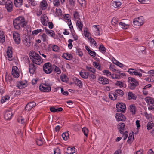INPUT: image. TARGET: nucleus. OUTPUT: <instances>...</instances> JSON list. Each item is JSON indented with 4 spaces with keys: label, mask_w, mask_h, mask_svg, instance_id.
I'll return each instance as SVG.
<instances>
[{
    "label": "nucleus",
    "mask_w": 154,
    "mask_h": 154,
    "mask_svg": "<svg viewBox=\"0 0 154 154\" xmlns=\"http://www.w3.org/2000/svg\"><path fill=\"white\" fill-rule=\"evenodd\" d=\"M27 22L23 16H20L14 20L13 24L14 28L17 30H20L22 28L26 26Z\"/></svg>",
    "instance_id": "obj_1"
},
{
    "label": "nucleus",
    "mask_w": 154,
    "mask_h": 154,
    "mask_svg": "<svg viewBox=\"0 0 154 154\" xmlns=\"http://www.w3.org/2000/svg\"><path fill=\"white\" fill-rule=\"evenodd\" d=\"M29 55L32 62L36 64L39 65L43 62V60L41 57L33 51H30Z\"/></svg>",
    "instance_id": "obj_2"
},
{
    "label": "nucleus",
    "mask_w": 154,
    "mask_h": 154,
    "mask_svg": "<svg viewBox=\"0 0 154 154\" xmlns=\"http://www.w3.org/2000/svg\"><path fill=\"white\" fill-rule=\"evenodd\" d=\"M129 88L131 90H134L139 85L138 82L134 78L129 77L128 79Z\"/></svg>",
    "instance_id": "obj_3"
},
{
    "label": "nucleus",
    "mask_w": 154,
    "mask_h": 154,
    "mask_svg": "<svg viewBox=\"0 0 154 154\" xmlns=\"http://www.w3.org/2000/svg\"><path fill=\"white\" fill-rule=\"evenodd\" d=\"M43 69L45 73L50 74L52 71V67L51 64L49 62L45 63L43 67Z\"/></svg>",
    "instance_id": "obj_4"
},
{
    "label": "nucleus",
    "mask_w": 154,
    "mask_h": 154,
    "mask_svg": "<svg viewBox=\"0 0 154 154\" xmlns=\"http://www.w3.org/2000/svg\"><path fill=\"white\" fill-rule=\"evenodd\" d=\"M144 22V19L142 16L135 18L133 22V24L136 26L142 25Z\"/></svg>",
    "instance_id": "obj_5"
},
{
    "label": "nucleus",
    "mask_w": 154,
    "mask_h": 154,
    "mask_svg": "<svg viewBox=\"0 0 154 154\" xmlns=\"http://www.w3.org/2000/svg\"><path fill=\"white\" fill-rule=\"evenodd\" d=\"M117 110L118 112L124 113L126 109V105L123 103H118L116 106Z\"/></svg>",
    "instance_id": "obj_6"
},
{
    "label": "nucleus",
    "mask_w": 154,
    "mask_h": 154,
    "mask_svg": "<svg viewBox=\"0 0 154 154\" xmlns=\"http://www.w3.org/2000/svg\"><path fill=\"white\" fill-rule=\"evenodd\" d=\"M39 88L41 91L43 92H49L51 90V88L50 86L44 84H41Z\"/></svg>",
    "instance_id": "obj_7"
},
{
    "label": "nucleus",
    "mask_w": 154,
    "mask_h": 154,
    "mask_svg": "<svg viewBox=\"0 0 154 154\" xmlns=\"http://www.w3.org/2000/svg\"><path fill=\"white\" fill-rule=\"evenodd\" d=\"M20 71L16 66H13L12 68V74L13 77L18 78L20 75Z\"/></svg>",
    "instance_id": "obj_8"
},
{
    "label": "nucleus",
    "mask_w": 154,
    "mask_h": 154,
    "mask_svg": "<svg viewBox=\"0 0 154 154\" xmlns=\"http://www.w3.org/2000/svg\"><path fill=\"white\" fill-rule=\"evenodd\" d=\"M92 27L94 34L96 36H100L102 34L101 29L100 28L99 26L94 25L92 26Z\"/></svg>",
    "instance_id": "obj_9"
},
{
    "label": "nucleus",
    "mask_w": 154,
    "mask_h": 154,
    "mask_svg": "<svg viewBox=\"0 0 154 154\" xmlns=\"http://www.w3.org/2000/svg\"><path fill=\"white\" fill-rule=\"evenodd\" d=\"M128 72L131 75H134L139 77H141L142 76L141 73L139 72L138 70L134 69H129L128 71Z\"/></svg>",
    "instance_id": "obj_10"
},
{
    "label": "nucleus",
    "mask_w": 154,
    "mask_h": 154,
    "mask_svg": "<svg viewBox=\"0 0 154 154\" xmlns=\"http://www.w3.org/2000/svg\"><path fill=\"white\" fill-rule=\"evenodd\" d=\"M5 57L6 58L8 59V60L9 61H11L13 60L12 51L11 47H8L7 49L6 55Z\"/></svg>",
    "instance_id": "obj_11"
},
{
    "label": "nucleus",
    "mask_w": 154,
    "mask_h": 154,
    "mask_svg": "<svg viewBox=\"0 0 154 154\" xmlns=\"http://www.w3.org/2000/svg\"><path fill=\"white\" fill-rule=\"evenodd\" d=\"M13 38L15 43L19 44L20 42V35L17 32H14L13 33Z\"/></svg>",
    "instance_id": "obj_12"
},
{
    "label": "nucleus",
    "mask_w": 154,
    "mask_h": 154,
    "mask_svg": "<svg viewBox=\"0 0 154 154\" xmlns=\"http://www.w3.org/2000/svg\"><path fill=\"white\" fill-rule=\"evenodd\" d=\"M147 105L154 106V99L150 96H147L144 98Z\"/></svg>",
    "instance_id": "obj_13"
},
{
    "label": "nucleus",
    "mask_w": 154,
    "mask_h": 154,
    "mask_svg": "<svg viewBox=\"0 0 154 154\" xmlns=\"http://www.w3.org/2000/svg\"><path fill=\"white\" fill-rule=\"evenodd\" d=\"M5 8L9 12H11L13 10V4L12 2L10 0L6 1L5 4Z\"/></svg>",
    "instance_id": "obj_14"
},
{
    "label": "nucleus",
    "mask_w": 154,
    "mask_h": 154,
    "mask_svg": "<svg viewBox=\"0 0 154 154\" xmlns=\"http://www.w3.org/2000/svg\"><path fill=\"white\" fill-rule=\"evenodd\" d=\"M48 20L47 17L45 14L42 15L41 17V21L42 23L45 26H47V24Z\"/></svg>",
    "instance_id": "obj_15"
},
{
    "label": "nucleus",
    "mask_w": 154,
    "mask_h": 154,
    "mask_svg": "<svg viewBox=\"0 0 154 154\" xmlns=\"http://www.w3.org/2000/svg\"><path fill=\"white\" fill-rule=\"evenodd\" d=\"M98 82L100 84L103 85L107 84L109 83L108 79L103 76L99 77L98 79Z\"/></svg>",
    "instance_id": "obj_16"
},
{
    "label": "nucleus",
    "mask_w": 154,
    "mask_h": 154,
    "mask_svg": "<svg viewBox=\"0 0 154 154\" xmlns=\"http://www.w3.org/2000/svg\"><path fill=\"white\" fill-rule=\"evenodd\" d=\"M115 117L118 121H125L126 119L125 116L121 113H116Z\"/></svg>",
    "instance_id": "obj_17"
},
{
    "label": "nucleus",
    "mask_w": 154,
    "mask_h": 154,
    "mask_svg": "<svg viewBox=\"0 0 154 154\" xmlns=\"http://www.w3.org/2000/svg\"><path fill=\"white\" fill-rule=\"evenodd\" d=\"M13 114L12 112L10 110H6L4 116L5 119L10 120L11 119Z\"/></svg>",
    "instance_id": "obj_18"
},
{
    "label": "nucleus",
    "mask_w": 154,
    "mask_h": 154,
    "mask_svg": "<svg viewBox=\"0 0 154 154\" xmlns=\"http://www.w3.org/2000/svg\"><path fill=\"white\" fill-rule=\"evenodd\" d=\"M36 105V103L35 102H30L26 105L25 109L28 111H30L33 108L35 107Z\"/></svg>",
    "instance_id": "obj_19"
},
{
    "label": "nucleus",
    "mask_w": 154,
    "mask_h": 154,
    "mask_svg": "<svg viewBox=\"0 0 154 154\" xmlns=\"http://www.w3.org/2000/svg\"><path fill=\"white\" fill-rule=\"evenodd\" d=\"M27 82L25 81H19L17 83V87L19 89H22L27 86Z\"/></svg>",
    "instance_id": "obj_20"
},
{
    "label": "nucleus",
    "mask_w": 154,
    "mask_h": 154,
    "mask_svg": "<svg viewBox=\"0 0 154 154\" xmlns=\"http://www.w3.org/2000/svg\"><path fill=\"white\" fill-rule=\"evenodd\" d=\"M38 38L41 39L44 42H47L48 41L49 38L47 35L45 33H42V34H39L38 36Z\"/></svg>",
    "instance_id": "obj_21"
},
{
    "label": "nucleus",
    "mask_w": 154,
    "mask_h": 154,
    "mask_svg": "<svg viewBox=\"0 0 154 154\" xmlns=\"http://www.w3.org/2000/svg\"><path fill=\"white\" fill-rule=\"evenodd\" d=\"M83 35L85 37L87 38L88 39L89 38L91 37V35L89 32L88 29L87 27L84 28Z\"/></svg>",
    "instance_id": "obj_22"
},
{
    "label": "nucleus",
    "mask_w": 154,
    "mask_h": 154,
    "mask_svg": "<svg viewBox=\"0 0 154 154\" xmlns=\"http://www.w3.org/2000/svg\"><path fill=\"white\" fill-rule=\"evenodd\" d=\"M80 76L83 78L86 79L88 78L89 76V73L87 71L82 70L80 72Z\"/></svg>",
    "instance_id": "obj_23"
},
{
    "label": "nucleus",
    "mask_w": 154,
    "mask_h": 154,
    "mask_svg": "<svg viewBox=\"0 0 154 154\" xmlns=\"http://www.w3.org/2000/svg\"><path fill=\"white\" fill-rule=\"evenodd\" d=\"M62 57L64 59L68 60H71L73 58L72 55L71 54L68 52L63 53Z\"/></svg>",
    "instance_id": "obj_24"
},
{
    "label": "nucleus",
    "mask_w": 154,
    "mask_h": 154,
    "mask_svg": "<svg viewBox=\"0 0 154 154\" xmlns=\"http://www.w3.org/2000/svg\"><path fill=\"white\" fill-rule=\"evenodd\" d=\"M137 98V96L132 92H129L128 94V98L129 100H135Z\"/></svg>",
    "instance_id": "obj_25"
},
{
    "label": "nucleus",
    "mask_w": 154,
    "mask_h": 154,
    "mask_svg": "<svg viewBox=\"0 0 154 154\" xmlns=\"http://www.w3.org/2000/svg\"><path fill=\"white\" fill-rule=\"evenodd\" d=\"M48 4L46 0H43L40 3V8L42 10H45L47 7Z\"/></svg>",
    "instance_id": "obj_26"
},
{
    "label": "nucleus",
    "mask_w": 154,
    "mask_h": 154,
    "mask_svg": "<svg viewBox=\"0 0 154 154\" xmlns=\"http://www.w3.org/2000/svg\"><path fill=\"white\" fill-rule=\"evenodd\" d=\"M29 72L32 74H34L35 70V67L34 64H30L29 65Z\"/></svg>",
    "instance_id": "obj_27"
},
{
    "label": "nucleus",
    "mask_w": 154,
    "mask_h": 154,
    "mask_svg": "<svg viewBox=\"0 0 154 154\" xmlns=\"http://www.w3.org/2000/svg\"><path fill=\"white\" fill-rule=\"evenodd\" d=\"M44 29L46 34L49 35L50 36L54 38V37L55 33L53 30H49L46 28H45Z\"/></svg>",
    "instance_id": "obj_28"
},
{
    "label": "nucleus",
    "mask_w": 154,
    "mask_h": 154,
    "mask_svg": "<svg viewBox=\"0 0 154 154\" xmlns=\"http://www.w3.org/2000/svg\"><path fill=\"white\" fill-rule=\"evenodd\" d=\"M129 110L133 115L135 114L136 111V108L134 104H132L129 106Z\"/></svg>",
    "instance_id": "obj_29"
},
{
    "label": "nucleus",
    "mask_w": 154,
    "mask_h": 154,
    "mask_svg": "<svg viewBox=\"0 0 154 154\" xmlns=\"http://www.w3.org/2000/svg\"><path fill=\"white\" fill-rule=\"evenodd\" d=\"M74 81L75 85H77L79 88H82L83 86L82 82L77 78L74 79Z\"/></svg>",
    "instance_id": "obj_30"
},
{
    "label": "nucleus",
    "mask_w": 154,
    "mask_h": 154,
    "mask_svg": "<svg viewBox=\"0 0 154 154\" xmlns=\"http://www.w3.org/2000/svg\"><path fill=\"white\" fill-rule=\"evenodd\" d=\"M120 133L122 134L124 132L125 128V124L123 123H120L118 125Z\"/></svg>",
    "instance_id": "obj_31"
},
{
    "label": "nucleus",
    "mask_w": 154,
    "mask_h": 154,
    "mask_svg": "<svg viewBox=\"0 0 154 154\" xmlns=\"http://www.w3.org/2000/svg\"><path fill=\"white\" fill-rule=\"evenodd\" d=\"M86 69L87 71L89 73H95L96 72V69L92 67L87 66Z\"/></svg>",
    "instance_id": "obj_32"
},
{
    "label": "nucleus",
    "mask_w": 154,
    "mask_h": 154,
    "mask_svg": "<svg viewBox=\"0 0 154 154\" xmlns=\"http://www.w3.org/2000/svg\"><path fill=\"white\" fill-rule=\"evenodd\" d=\"M112 4L115 8H117L121 5V3L119 0H116L113 1L112 2Z\"/></svg>",
    "instance_id": "obj_33"
},
{
    "label": "nucleus",
    "mask_w": 154,
    "mask_h": 154,
    "mask_svg": "<svg viewBox=\"0 0 154 154\" xmlns=\"http://www.w3.org/2000/svg\"><path fill=\"white\" fill-rule=\"evenodd\" d=\"M23 0H14V3L15 6L19 8L23 4Z\"/></svg>",
    "instance_id": "obj_34"
},
{
    "label": "nucleus",
    "mask_w": 154,
    "mask_h": 154,
    "mask_svg": "<svg viewBox=\"0 0 154 154\" xmlns=\"http://www.w3.org/2000/svg\"><path fill=\"white\" fill-rule=\"evenodd\" d=\"M146 127L148 130H149L152 129L154 127V124L153 122L152 121L149 122L146 124Z\"/></svg>",
    "instance_id": "obj_35"
},
{
    "label": "nucleus",
    "mask_w": 154,
    "mask_h": 154,
    "mask_svg": "<svg viewBox=\"0 0 154 154\" xmlns=\"http://www.w3.org/2000/svg\"><path fill=\"white\" fill-rule=\"evenodd\" d=\"M109 98L112 100H114L117 99V96L116 95V93H115L114 92H112L109 93Z\"/></svg>",
    "instance_id": "obj_36"
},
{
    "label": "nucleus",
    "mask_w": 154,
    "mask_h": 154,
    "mask_svg": "<svg viewBox=\"0 0 154 154\" xmlns=\"http://www.w3.org/2000/svg\"><path fill=\"white\" fill-rule=\"evenodd\" d=\"M85 49L88 52L89 54L91 56L95 57L96 55L95 52L90 49L88 46H85Z\"/></svg>",
    "instance_id": "obj_37"
},
{
    "label": "nucleus",
    "mask_w": 154,
    "mask_h": 154,
    "mask_svg": "<svg viewBox=\"0 0 154 154\" xmlns=\"http://www.w3.org/2000/svg\"><path fill=\"white\" fill-rule=\"evenodd\" d=\"M76 25L79 30L82 31V30L83 24L81 21L80 19H79V20H78L77 21Z\"/></svg>",
    "instance_id": "obj_38"
},
{
    "label": "nucleus",
    "mask_w": 154,
    "mask_h": 154,
    "mask_svg": "<svg viewBox=\"0 0 154 154\" xmlns=\"http://www.w3.org/2000/svg\"><path fill=\"white\" fill-rule=\"evenodd\" d=\"M50 110L51 112L54 113L57 112L62 111L63 110V109L61 107L56 109L54 107H51L50 108Z\"/></svg>",
    "instance_id": "obj_39"
},
{
    "label": "nucleus",
    "mask_w": 154,
    "mask_h": 154,
    "mask_svg": "<svg viewBox=\"0 0 154 154\" xmlns=\"http://www.w3.org/2000/svg\"><path fill=\"white\" fill-rule=\"evenodd\" d=\"M76 152V149L73 148L68 147L67 149V153L68 154H73Z\"/></svg>",
    "instance_id": "obj_40"
},
{
    "label": "nucleus",
    "mask_w": 154,
    "mask_h": 154,
    "mask_svg": "<svg viewBox=\"0 0 154 154\" xmlns=\"http://www.w3.org/2000/svg\"><path fill=\"white\" fill-rule=\"evenodd\" d=\"M88 40L89 41L91 45H93L94 46L96 47H97L98 45L96 42L94 38L91 37L89 38L88 39Z\"/></svg>",
    "instance_id": "obj_41"
},
{
    "label": "nucleus",
    "mask_w": 154,
    "mask_h": 154,
    "mask_svg": "<svg viewBox=\"0 0 154 154\" xmlns=\"http://www.w3.org/2000/svg\"><path fill=\"white\" fill-rule=\"evenodd\" d=\"M62 137L64 140H67L69 137V131L63 133L62 134Z\"/></svg>",
    "instance_id": "obj_42"
},
{
    "label": "nucleus",
    "mask_w": 154,
    "mask_h": 154,
    "mask_svg": "<svg viewBox=\"0 0 154 154\" xmlns=\"http://www.w3.org/2000/svg\"><path fill=\"white\" fill-rule=\"evenodd\" d=\"M10 97L8 95H5L2 97L1 100V102L2 103H4V102L9 100L10 99Z\"/></svg>",
    "instance_id": "obj_43"
},
{
    "label": "nucleus",
    "mask_w": 154,
    "mask_h": 154,
    "mask_svg": "<svg viewBox=\"0 0 154 154\" xmlns=\"http://www.w3.org/2000/svg\"><path fill=\"white\" fill-rule=\"evenodd\" d=\"M119 25L122 28L125 29H127L129 27V26L128 24H126L122 22H120Z\"/></svg>",
    "instance_id": "obj_44"
},
{
    "label": "nucleus",
    "mask_w": 154,
    "mask_h": 154,
    "mask_svg": "<svg viewBox=\"0 0 154 154\" xmlns=\"http://www.w3.org/2000/svg\"><path fill=\"white\" fill-rule=\"evenodd\" d=\"M17 121L19 123L23 125L24 126H25L26 124V121L22 118H18L17 119Z\"/></svg>",
    "instance_id": "obj_45"
},
{
    "label": "nucleus",
    "mask_w": 154,
    "mask_h": 154,
    "mask_svg": "<svg viewBox=\"0 0 154 154\" xmlns=\"http://www.w3.org/2000/svg\"><path fill=\"white\" fill-rule=\"evenodd\" d=\"M103 74L110 78L112 77V74L108 70H104L103 71Z\"/></svg>",
    "instance_id": "obj_46"
},
{
    "label": "nucleus",
    "mask_w": 154,
    "mask_h": 154,
    "mask_svg": "<svg viewBox=\"0 0 154 154\" xmlns=\"http://www.w3.org/2000/svg\"><path fill=\"white\" fill-rule=\"evenodd\" d=\"M99 51L103 54H104L106 52V49L103 45H101L99 48Z\"/></svg>",
    "instance_id": "obj_47"
},
{
    "label": "nucleus",
    "mask_w": 154,
    "mask_h": 154,
    "mask_svg": "<svg viewBox=\"0 0 154 154\" xmlns=\"http://www.w3.org/2000/svg\"><path fill=\"white\" fill-rule=\"evenodd\" d=\"M52 50L55 52H58L59 51L60 48L59 47L55 45H53L51 46Z\"/></svg>",
    "instance_id": "obj_48"
},
{
    "label": "nucleus",
    "mask_w": 154,
    "mask_h": 154,
    "mask_svg": "<svg viewBox=\"0 0 154 154\" xmlns=\"http://www.w3.org/2000/svg\"><path fill=\"white\" fill-rule=\"evenodd\" d=\"M116 93V94L117 96L118 95L122 96L124 94L123 91L121 89L116 90L114 91Z\"/></svg>",
    "instance_id": "obj_49"
},
{
    "label": "nucleus",
    "mask_w": 154,
    "mask_h": 154,
    "mask_svg": "<svg viewBox=\"0 0 154 154\" xmlns=\"http://www.w3.org/2000/svg\"><path fill=\"white\" fill-rule=\"evenodd\" d=\"M62 12L61 9L59 8L56 9V14L58 17L61 16L62 15Z\"/></svg>",
    "instance_id": "obj_50"
},
{
    "label": "nucleus",
    "mask_w": 154,
    "mask_h": 154,
    "mask_svg": "<svg viewBox=\"0 0 154 154\" xmlns=\"http://www.w3.org/2000/svg\"><path fill=\"white\" fill-rule=\"evenodd\" d=\"M5 40V36L3 33L1 31H0V41L1 42L3 43Z\"/></svg>",
    "instance_id": "obj_51"
},
{
    "label": "nucleus",
    "mask_w": 154,
    "mask_h": 154,
    "mask_svg": "<svg viewBox=\"0 0 154 154\" xmlns=\"http://www.w3.org/2000/svg\"><path fill=\"white\" fill-rule=\"evenodd\" d=\"M42 30L41 29H37L33 30L32 32V34L33 35H36L39 33L42 32Z\"/></svg>",
    "instance_id": "obj_52"
},
{
    "label": "nucleus",
    "mask_w": 154,
    "mask_h": 154,
    "mask_svg": "<svg viewBox=\"0 0 154 154\" xmlns=\"http://www.w3.org/2000/svg\"><path fill=\"white\" fill-rule=\"evenodd\" d=\"M37 144L38 146H40L42 145L43 143V141L41 138L37 139L36 140Z\"/></svg>",
    "instance_id": "obj_53"
},
{
    "label": "nucleus",
    "mask_w": 154,
    "mask_h": 154,
    "mask_svg": "<svg viewBox=\"0 0 154 154\" xmlns=\"http://www.w3.org/2000/svg\"><path fill=\"white\" fill-rule=\"evenodd\" d=\"M116 86H119L120 88H122L124 87V84L122 82L120 81H117L116 83Z\"/></svg>",
    "instance_id": "obj_54"
},
{
    "label": "nucleus",
    "mask_w": 154,
    "mask_h": 154,
    "mask_svg": "<svg viewBox=\"0 0 154 154\" xmlns=\"http://www.w3.org/2000/svg\"><path fill=\"white\" fill-rule=\"evenodd\" d=\"M73 40L71 39H69L68 40V47L69 48L71 49L73 47V45L72 44V42H73Z\"/></svg>",
    "instance_id": "obj_55"
},
{
    "label": "nucleus",
    "mask_w": 154,
    "mask_h": 154,
    "mask_svg": "<svg viewBox=\"0 0 154 154\" xmlns=\"http://www.w3.org/2000/svg\"><path fill=\"white\" fill-rule=\"evenodd\" d=\"M82 132H83L84 135L87 137L88 135V129L85 127L83 128L82 129Z\"/></svg>",
    "instance_id": "obj_56"
},
{
    "label": "nucleus",
    "mask_w": 154,
    "mask_h": 154,
    "mask_svg": "<svg viewBox=\"0 0 154 154\" xmlns=\"http://www.w3.org/2000/svg\"><path fill=\"white\" fill-rule=\"evenodd\" d=\"M12 79L11 75H8L5 77V80L7 83H11L12 81Z\"/></svg>",
    "instance_id": "obj_57"
},
{
    "label": "nucleus",
    "mask_w": 154,
    "mask_h": 154,
    "mask_svg": "<svg viewBox=\"0 0 154 154\" xmlns=\"http://www.w3.org/2000/svg\"><path fill=\"white\" fill-rule=\"evenodd\" d=\"M54 154H61L60 150L58 148L54 149Z\"/></svg>",
    "instance_id": "obj_58"
},
{
    "label": "nucleus",
    "mask_w": 154,
    "mask_h": 154,
    "mask_svg": "<svg viewBox=\"0 0 154 154\" xmlns=\"http://www.w3.org/2000/svg\"><path fill=\"white\" fill-rule=\"evenodd\" d=\"M77 55L80 57H82L83 55V53L82 51L80 49H78L76 51Z\"/></svg>",
    "instance_id": "obj_59"
},
{
    "label": "nucleus",
    "mask_w": 154,
    "mask_h": 154,
    "mask_svg": "<svg viewBox=\"0 0 154 154\" xmlns=\"http://www.w3.org/2000/svg\"><path fill=\"white\" fill-rule=\"evenodd\" d=\"M54 71L58 74H60L61 72L60 69L56 66H55Z\"/></svg>",
    "instance_id": "obj_60"
},
{
    "label": "nucleus",
    "mask_w": 154,
    "mask_h": 154,
    "mask_svg": "<svg viewBox=\"0 0 154 154\" xmlns=\"http://www.w3.org/2000/svg\"><path fill=\"white\" fill-rule=\"evenodd\" d=\"M138 1L143 4H149L150 1L149 0H138Z\"/></svg>",
    "instance_id": "obj_61"
},
{
    "label": "nucleus",
    "mask_w": 154,
    "mask_h": 154,
    "mask_svg": "<svg viewBox=\"0 0 154 154\" xmlns=\"http://www.w3.org/2000/svg\"><path fill=\"white\" fill-rule=\"evenodd\" d=\"M93 65L94 67L97 68L98 69H100V66L99 65V63L97 62H94V63Z\"/></svg>",
    "instance_id": "obj_62"
},
{
    "label": "nucleus",
    "mask_w": 154,
    "mask_h": 154,
    "mask_svg": "<svg viewBox=\"0 0 154 154\" xmlns=\"http://www.w3.org/2000/svg\"><path fill=\"white\" fill-rule=\"evenodd\" d=\"M68 23L69 28L71 30L72 29H73V26L71 22V20L70 19H68Z\"/></svg>",
    "instance_id": "obj_63"
},
{
    "label": "nucleus",
    "mask_w": 154,
    "mask_h": 154,
    "mask_svg": "<svg viewBox=\"0 0 154 154\" xmlns=\"http://www.w3.org/2000/svg\"><path fill=\"white\" fill-rule=\"evenodd\" d=\"M118 22V19L117 18L114 17L111 21L112 24H116Z\"/></svg>",
    "instance_id": "obj_64"
}]
</instances>
